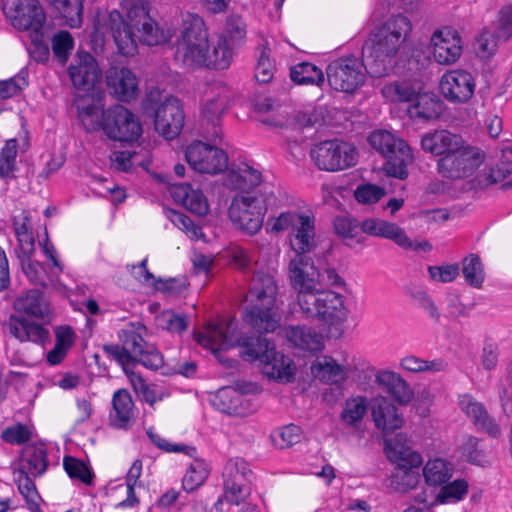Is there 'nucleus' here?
Segmentation results:
<instances>
[{
  "mask_svg": "<svg viewBox=\"0 0 512 512\" xmlns=\"http://www.w3.org/2000/svg\"><path fill=\"white\" fill-rule=\"evenodd\" d=\"M195 340L213 353L233 347H241V357L247 361L259 360L264 364L265 373L280 382H291L295 369L290 358L276 351L275 346L261 335L238 334L234 318L208 323L204 332L194 333Z\"/></svg>",
  "mask_w": 512,
  "mask_h": 512,
  "instance_id": "nucleus-1",
  "label": "nucleus"
},
{
  "mask_svg": "<svg viewBox=\"0 0 512 512\" xmlns=\"http://www.w3.org/2000/svg\"><path fill=\"white\" fill-rule=\"evenodd\" d=\"M122 8L126 11V18L113 10L104 23L121 55L134 56L138 51V41L147 46H156L170 39L169 31L161 29L149 15L145 0H122Z\"/></svg>",
  "mask_w": 512,
  "mask_h": 512,
  "instance_id": "nucleus-2",
  "label": "nucleus"
},
{
  "mask_svg": "<svg viewBox=\"0 0 512 512\" xmlns=\"http://www.w3.org/2000/svg\"><path fill=\"white\" fill-rule=\"evenodd\" d=\"M412 31L409 18L403 14L393 15L375 28L362 47V56L371 77L388 75L394 68V59Z\"/></svg>",
  "mask_w": 512,
  "mask_h": 512,
  "instance_id": "nucleus-3",
  "label": "nucleus"
},
{
  "mask_svg": "<svg viewBox=\"0 0 512 512\" xmlns=\"http://www.w3.org/2000/svg\"><path fill=\"white\" fill-rule=\"evenodd\" d=\"M14 310L20 315H10L5 324L9 334L20 342L44 344L49 339V331L41 324L24 318L44 319L50 313L49 303L38 289L27 290L13 301Z\"/></svg>",
  "mask_w": 512,
  "mask_h": 512,
  "instance_id": "nucleus-4",
  "label": "nucleus"
},
{
  "mask_svg": "<svg viewBox=\"0 0 512 512\" xmlns=\"http://www.w3.org/2000/svg\"><path fill=\"white\" fill-rule=\"evenodd\" d=\"M277 294V283L270 274H254L250 287V304L244 309L243 321L260 334L274 332L279 326Z\"/></svg>",
  "mask_w": 512,
  "mask_h": 512,
  "instance_id": "nucleus-5",
  "label": "nucleus"
},
{
  "mask_svg": "<svg viewBox=\"0 0 512 512\" xmlns=\"http://www.w3.org/2000/svg\"><path fill=\"white\" fill-rule=\"evenodd\" d=\"M209 47L208 30L202 17L195 13L184 15L175 59L188 68H200L205 63L204 56Z\"/></svg>",
  "mask_w": 512,
  "mask_h": 512,
  "instance_id": "nucleus-6",
  "label": "nucleus"
},
{
  "mask_svg": "<svg viewBox=\"0 0 512 512\" xmlns=\"http://www.w3.org/2000/svg\"><path fill=\"white\" fill-rule=\"evenodd\" d=\"M370 145L386 159L384 170L392 177L405 179L413 155L408 144L389 131L376 130L368 138Z\"/></svg>",
  "mask_w": 512,
  "mask_h": 512,
  "instance_id": "nucleus-7",
  "label": "nucleus"
},
{
  "mask_svg": "<svg viewBox=\"0 0 512 512\" xmlns=\"http://www.w3.org/2000/svg\"><path fill=\"white\" fill-rule=\"evenodd\" d=\"M266 212V199L258 193L251 192L235 195L228 209L229 219L234 227L248 235L259 232Z\"/></svg>",
  "mask_w": 512,
  "mask_h": 512,
  "instance_id": "nucleus-8",
  "label": "nucleus"
},
{
  "mask_svg": "<svg viewBox=\"0 0 512 512\" xmlns=\"http://www.w3.org/2000/svg\"><path fill=\"white\" fill-rule=\"evenodd\" d=\"M146 111H152L156 132L167 140L176 138L184 127L185 115L180 101L169 97L160 101L158 92H150L143 103Z\"/></svg>",
  "mask_w": 512,
  "mask_h": 512,
  "instance_id": "nucleus-9",
  "label": "nucleus"
},
{
  "mask_svg": "<svg viewBox=\"0 0 512 512\" xmlns=\"http://www.w3.org/2000/svg\"><path fill=\"white\" fill-rule=\"evenodd\" d=\"M485 160V153L478 147L466 144L463 140L453 152L440 157L437 170L445 178L457 180L473 175Z\"/></svg>",
  "mask_w": 512,
  "mask_h": 512,
  "instance_id": "nucleus-10",
  "label": "nucleus"
},
{
  "mask_svg": "<svg viewBox=\"0 0 512 512\" xmlns=\"http://www.w3.org/2000/svg\"><path fill=\"white\" fill-rule=\"evenodd\" d=\"M367 74V63L355 56L340 57L327 67L329 85L345 93H353L363 86Z\"/></svg>",
  "mask_w": 512,
  "mask_h": 512,
  "instance_id": "nucleus-11",
  "label": "nucleus"
},
{
  "mask_svg": "<svg viewBox=\"0 0 512 512\" xmlns=\"http://www.w3.org/2000/svg\"><path fill=\"white\" fill-rule=\"evenodd\" d=\"M314 164L324 171H339L352 167L357 162L356 149L340 140H326L316 144L310 151Z\"/></svg>",
  "mask_w": 512,
  "mask_h": 512,
  "instance_id": "nucleus-12",
  "label": "nucleus"
},
{
  "mask_svg": "<svg viewBox=\"0 0 512 512\" xmlns=\"http://www.w3.org/2000/svg\"><path fill=\"white\" fill-rule=\"evenodd\" d=\"M3 11L11 25L28 35L45 30L46 14L39 0H6Z\"/></svg>",
  "mask_w": 512,
  "mask_h": 512,
  "instance_id": "nucleus-13",
  "label": "nucleus"
},
{
  "mask_svg": "<svg viewBox=\"0 0 512 512\" xmlns=\"http://www.w3.org/2000/svg\"><path fill=\"white\" fill-rule=\"evenodd\" d=\"M230 91L225 85H212L206 93L202 108V135L213 143L222 138L221 116L229 105Z\"/></svg>",
  "mask_w": 512,
  "mask_h": 512,
  "instance_id": "nucleus-14",
  "label": "nucleus"
},
{
  "mask_svg": "<svg viewBox=\"0 0 512 512\" xmlns=\"http://www.w3.org/2000/svg\"><path fill=\"white\" fill-rule=\"evenodd\" d=\"M103 132L108 138L120 142H133L142 134L138 117L123 105H114L103 111Z\"/></svg>",
  "mask_w": 512,
  "mask_h": 512,
  "instance_id": "nucleus-15",
  "label": "nucleus"
},
{
  "mask_svg": "<svg viewBox=\"0 0 512 512\" xmlns=\"http://www.w3.org/2000/svg\"><path fill=\"white\" fill-rule=\"evenodd\" d=\"M252 475L243 460H229L223 471L224 492L214 504L215 509L222 507L223 500L232 505H239L250 495L251 488L246 483Z\"/></svg>",
  "mask_w": 512,
  "mask_h": 512,
  "instance_id": "nucleus-16",
  "label": "nucleus"
},
{
  "mask_svg": "<svg viewBox=\"0 0 512 512\" xmlns=\"http://www.w3.org/2000/svg\"><path fill=\"white\" fill-rule=\"evenodd\" d=\"M185 158L194 171L202 174L215 175L225 171L228 166V156L224 150L202 141L188 145Z\"/></svg>",
  "mask_w": 512,
  "mask_h": 512,
  "instance_id": "nucleus-17",
  "label": "nucleus"
},
{
  "mask_svg": "<svg viewBox=\"0 0 512 512\" xmlns=\"http://www.w3.org/2000/svg\"><path fill=\"white\" fill-rule=\"evenodd\" d=\"M442 95L451 103H467L474 95L476 81L474 76L461 69L444 73L439 83Z\"/></svg>",
  "mask_w": 512,
  "mask_h": 512,
  "instance_id": "nucleus-18",
  "label": "nucleus"
},
{
  "mask_svg": "<svg viewBox=\"0 0 512 512\" xmlns=\"http://www.w3.org/2000/svg\"><path fill=\"white\" fill-rule=\"evenodd\" d=\"M362 230L368 235L392 240L404 249L422 250L425 252H429L432 249V245L428 241H422L414 247L412 241L401 227L383 219L368 218L364 220Z\"/></svg>",
  "mask_w": 512,
  "mask_h": 512,
  "instance_id": "nucleus-19",
  "label": "nucleus"
},
{
  "mask_svg": "<svg viewBox=\"0 0 512 512\" xmlns=\"http://www.w3.org/2000/svg\"><path fill=\"white\" fill-rule=\"evenodd\" d=\"M433 57L441 65L454 64L462 54V41L457 31L451 28L437 30L431 37Z\"/></svg>",
  "mask_w": 512,
  "mask_h": 512,
  "instance_id": "nucleus-20",
  "label": "nucleus"
},
{
  "mask_svg": "<svg viewBox=\"0 0 512 512\" xmlns=\"http://www.w3.org/2000/svg\"><path fill=\"white\" fill-rule=\"evenodd\" d=\"M289 279L297 296L314 290L321 284L320 273L313 261L305 255H296L289 263Z\"/></svg>",
  "mask_w": 512,
  "mask_h": 512,
  "instance_id": "nucleus-21",
  "label": "nucleus"
},
{
  "mask_svg": "<svg viewBox=\"0 0 512 512\" xmlns=\"http://www.w3.org/2000/svg\"><path fill=\"white\" fill-rule=\"evenodd\" d=\"M320 320L328 327V336L338 339L343 334V324L347 320L349 310L345 306V297L334 291L326 295L325 303L322 304Z\"/></svg>",
  "mask_w": 512,
  "mask_h": 512,
  "instance_id": "nucleus-22",
  "label": "nucleus"
},
{
  "mask_svg": "<svg viewBox=\"0 0 512 512\" xmlns=\"http://www.w3.org/2000/svg\"><path fill=\"white\" fill-rule=\"evenodd\" d=\"M106 84L112 95L122 102H129L138 94V81L131 70L111 67L106 73Z\"/></svg>",
  "mask_w": 512,
  "mask_h": 512,
  "instance_id": "nucleus-23",
  "label": "nucleus"
},
{
  "mask_svg": "<svg viewBox=\"0 0 512 512\" xmlns=\"http://www.w3.org/2000/svg\"><path fill=\"white\" fill-rule=\"evenodd\" d=\"M136 410L131 394L126 389H118L112 396L110 425L118 429H129L135 422Z\"/></svg>",
  "mask_w": 512,
  "mask_h": 512,
  "instance_id": "nucleus-24",
  "label": "nucleus"
},
{
  "mask_svg": "<svg viewBox=\"0 0 512 512\" xmlns=\"http://www.w3.org/2000/svg\"><path fill=\"white\" fill-rule=\"evenodd\" d=\"M372 418L375 426L385 433H391L403 425V418L397 407L386 397L379 396L372 401Z\"/></svg>",
  "mask_w": 512,
  "mask_h": 512,
  "instance_id": "nucleus-25",
  "label": "nucleus"
},
{
  "mask_svg": "<svg viewBox=\"0 0 512 512\" xmlns=\"http://www.w3.org/2000/svg\"><path fill=\"white\" fill-rule=\"evenodd\" d=\"M78 118L88 132L103 130V105L93 97L78 95L75 100Z\"/></svg>",
  "mask_w": 512,
  "mask_h": 512,
  "instance_id": "nucleus-26",
  "label": "nucleus"
},
{
  "mask_svg": "<svg viewBox=\"0 0 512 512\" xmlns=\"http://www.w3.org/2000/svg\"><path fill=\"white\" fill-rule=\"evenodd\" d=\"M171 195L176 202L199 216H204L209 211V205L203 192L199 188H194L190 183L172 185Z\"/></svg>",
  "mask_w": 512,
  "mask_h": 512,
  "instance_id": "nucleus-27",
  "label": "nucleus"
},
{
  "mask_svg": "<svg viewBox=\"0 0 512 512\" xmlns=\"http://www.w3.org/2000/svg\"><path fill=\"white\" fill-rule=\"evenodd\" d=\"M462 141L461 136L451 133L448 130H436L423 135L421 147L427 153L444 157V155L458 148V145H461Z\"/></svg>",
  "mask_w": 512,
  "mask_h": 512,
  "instance_id": "nucleus-28",
  "label": "nucleus"
},
{
  "mask_svg": "<svg viewBox=\"0 0 512 512\" xmlns=\"http://www.w3.org/2000/svg\"><path fill=\"white\" fill-rule=\"evenodd\" d=\"M77 57L78 63L68 70L70 79L77 89L89 90L98 78L95 60L87 52L78 53Z\"/></svg>",
  "mask_w": 512,
  "mask_h": 512,
  "instance_id": "nucleus-29",
  "label": "nucleus"
},
{
  "mask_svg": "<svg viewBox=\"0 0 512 512\" xmlns=\"http://www.w3.org/2000/svg\"><path fill=\"white\" fill-rule=\"evenodd\" d=\"M461 410L479 429L492 436L499 434V426L495 420L488 414L486 408L480 402H477L470 396L464 395L459 400Z\"/></svg>",
  "mask_w": 512,
  "mask_h": 512,
  "instance_id": "nucleus-30",
  "label": "nucleus"
},
{
  "mask_svg": "<svg viewBox=\"0 0 512 512\" xmlns=\"http://www.w3.org/2000/svg\"><path fill=\"white\" fill-rule=\"evenodd\" d=\"M48 467L47 451L43 443H33L24 447L19 470L32 477L41 476Z\"/></svg>",
  "mask_w": 512,
  "mask_h": 512,
  "instance_id": "nucleus-31",
  "label": "nucleus"
},
{
  "mask_svg": "<svg viewBox=\"0 0 512 512\" xmlns=\"http://www.w3.org/2000/svg\"><path fill=\"white\" fill-rule=\"evenodd\" d=\"M379 386L389 393L399 404L406 405L413 399V391L400 374L381 371L376 376Z\"/></svg>",
  "mask_w": 512,
  "mask_h": 512,
  "instance_id": "nucleus-32",
  "label": "nucleus"
},
{
  "mask_svg": "<svg viewBox=\"0 0 512 512\" xmlns=\"http://www.w3.org/2000/svg\"><path fill=\"white\" fill-rule=\"evenodd\" d=\"M140 342L141 335L135 331H127L124 333L122 345L105 344L103 351L125 367L134 362L136 348L139 347Z\"/></svg>",
  "mask_w": 512,
  "mask_h": 512,
  "instance_id": "nucleus-33",
  "label": "nucleus"
},
{
  "mask_svg": "<svg viewBox=\"0 0 512 512\" xmlns=\"http://www.w3.org/2000/svg\"><path fill=\"white\" fill-rule=\"evenodd\" d=\"M443 107L442 100L436 94L419 93L413 104L409 107V113L411 117L432 120L442 114Z\"/></svg>",
  "mask_w": 512,
  "mask_h": 512,
  "instance_id": "nucleus-34",
  "label": "nucleus"
},
{
  "mask_svg": "<svg viewBox=\"0 0 512 512\" xmlns=\"http://www.w3.org/2000/svg\"><path fill=\"white\" fill-rule=\"evenodd\" d=\"M512 174V147L502 150L500 162L488 172L481 173L475 178V187L485 188L499 183Z\"/></svg>",
  "mask_w": 512,
  "mask_h": 512,
  "instance_id": "nucleus-35",
  "label": "nucleus"
},
{
  "mask_svg": "<svg viewBox=\"0 0 512 512\" xmlns=\"http://www.w3.org/2000/svg\"><path fill=\"white\" fill-rule=\"evenodd\" d=\"M313 375L329 384H339L347 378V370L332 357L322 356L311 366Z\"/></svg>",
  "mask_w": 512,
  "mask_h": 512,
  "instance_id": "nucleus-36",
  "label": "nucleus"
},
{
  "mask_svg": "<svg viewBox=\"0 0 512 512\" xmlns=\"http://www.w3.org/2000/svg\"><path fill=\"white\" fill-rule=\"evenodd\" d=\"M330 290L322 289V284L317 286L314 290L302 292L297 296V303L300 307L301 313L309 319L321 318L322 304L325 303L326 295Z\"/></svg>",
  "mask_w": 512,
  "mask_h": 512,
  "instance_id": "nucleus-37",
  "label": "nucleus"
},
{
  "mask_svg": "<svg viewBox=\"0 0 512 512\" xmlns=\"http://www.w3.org/2000/svg\"><path fill=\"white\" fill-rule=\"evenodd\" d=\"M286 337L296 347L310 352L320 351L323 347L322 336L310 327H290L286 330Z\"/></svg>",
  "mask_w": 512,
  "mask_h": 512,
  "instance_id": "nucleus-38",
  "label": "nucleus"
},
{
  "mask_svg": "<svg viewBox=\"0 0 512 512\" xmlns=\"http://www.w3.org/2000/svg\"><path fill=\"white\" fill-rule=\"evenodd\" d=\"M290 246L296 255H304L311 252L316 247L315 240V220L309 216L300 226L299 231L289 234Z\"/></svg>",
  "mask_w": 512,
  "mask_h": 512,
  "instance_id": "nucleus-39",
  "label": "nucleus"
},
{
  "mask_svg": "<svg viewBox=\"0 0 512 512\" xmlns=\"http://www.w3.org/2000/svg\"><path fill=\"white\" fill-rule=\"evenodd\" d=\"M261 172L244 165L238 169L229 171L226 178V185L231 189L247 190L258 186L261 183Z\"/></svg>",
  "mask_w": 512,
  "mask_h": 512,
  "instance_id": "nucleus-40",
  "label": "nucleus"
},
{
  "mask_svg": "<svg viewBox=\"0 0 512 512\" xmlns=\"http://www.w3.org/2000/svg\"><path fill=\"white\" fill-rule=\"evenodd\" d=\"M58 16L65 20V23L71 27H79L83 20V1L84 0H49Z\"/></svg>",
  "mask_w": 512,
  "mask_h": 512,
  "instance_id": "nucleus-41",
  "label": "nucleus"
},
{
  "mask_svg": "<svg viewBox=\"0 0 512 512\" xmlns=\"http://www.w3.org/2000/svg\"><path fill=\"white\" fill-rule=\"evenodd\" d=\"M204 57L205 63L201 64V67L223 70L230 66L233 51L225 38H219L211 51L210 47L208 48Z\"/></svg>",
  "mask_w": 512,
  "mask_h": 512,
  "instance_id": "nucleus-42",
  "label": "nucleus"
},
{
  "mask_svg": "<svg viewBox=\"0 0 512 512\" xmlns=\"http://www.w3.org/2000/svg\"><path fill=\"white\" fill-rule=\"evenodd\" d=\"M367 399L364 396L350 397L345 400L340 420L346 426L357 427L367 413Z\"/></svg>",
  "mask_w": 512,
  "mask_h": 512,
  "instance_id": "nucleus-43",
  "label": "nucleus"
},
{
  "mask_svg": "<svg viewBox=\"0 0 512 512\" xmlns=\"http://www.w3.org/2000/svg\"><path fill=\"white\" fill-rule=\"evenodd\" d=\"M211 403L222 413L236 415L239 413L241 395L232 387H223L212 396Z\"/></svg>",
  "mask_w": 512,
  "mask_h": 512,
  "instance_id": "nucleus-44",
  "label": "nucleus"
},
{
  "mask_svg": "<svg viewBox=\"0 0 512 512\" xmlns=\"http://www.w3.org/2000/svg\"><path fill=\"white\" fill-rule=\"evenodd\" d=\"M74 49V38L70 32L60 30L51 37V50L54 59L61 65H65Z\"/></svg>",
  "mask_w": 512,
  "mask_h": 512,
  "instance_id": "nucleus-45",
  "label": "nucleus"
},
{
  "mask_svg": "<svg viewBox=\"0 0 512 512\" xmlns=\"http://www.w3.org/2000/svg\"><path fill=\"white\" fill-rule=\"evenodd\" d=\"M423 475L428 485L439 486L451 478L452 469L442 459L429 460L423 469Z\"/></svg>",
  "mask_w": 512,
  "mask_h": 512,
  "instance_id": "nucleus-46",
  "label": "nucleus"
},
{
  "mask_svg": "<svg viewBox=\"0 0 512 512\" xmlns=\"http://www.w3.org/2000/svg\"><path fill=\"white\" fill-rule=\"evenodd\" d=\"M462 274L466 283L474 288H480L485 279L482 261L476 254H470L462 261Z\"/></svg>",
  "mask_w": 512,
  "mask_h": 512,
  "instance_id": "nucleus-47",
  "label": "nucleus"
},
{
  "mask_svg": "<svg viewBox=\"0 0 512 512\" xmlns=\"http://www.w3.org/2000/svg\"><path fill=\"white\" fill-rule=\"evenodd\" d=\"M290 76L297 84H320L324 81L322 70L309 62H302L293 66Z\"/></svg>",
  "mask_w": 512,
  "mask_h": 512,
  "instance_id": "nucleus-48",
  "label": "nucleus"
},
{
  "mask_svg": "<svg viewBox=\"0 0 512 512\" xmlns=\"http://www.w3.org/2000/svg\"><path fill=\"white\" fill-rule=\"evenodd\" d=\"M309 215L297 212H283L278 217L270 219L269 225L274 232L289 231V234L299 231L300 226L303 225Z\"/></svg>",
  "mask_w": 512,
  "mask_h": 512,
  "instance_id": "nucleus-49",
  "label": "nucleus"
},
{
  "mask_svg": "<svg viewBox=\"0 0 512 512\" xmlns=\"http://www.w3.org/2000/svg\"><path fill=\"white\" fill-rule=\"evenodd\" d=\"M134 362H139L151 370H158L164 363L161 353L153 345L148 344L142 336L139 347L136 348Z\"/></svg>",
  "mask_w": 512,
  "mask_h": 512,
  "instance_id": "nucleus-50",
  "label": "nucleus"
},
{
  "mask_svg": "<svg viewBox=\"0 0 512 512\" xmlns=\"http://www.w3.org/2000/svg\"><path fill=\"white\" fill-rule=\"evenodd\" d=\"M63 467L68 476L73 480H78L85 485H91L94 479V473L84 462L72 456H65Z\"/></svg>",
  "mask_w": 512,
  "mask_h": 512,
  "instance_id": "nucleus-51",
  "label": "nucleus"
},
{
  "mask_svg": "<svg viewBox=\"0 0 512 512\" xmlns=\"http://www.w3.org/2000/svg\"><path fill=\"white\" fill-rule=\"evenodd\" d=\"M17 157V141L9 139L0 152V177L2 179H12L15 177Z\"/></svg>",
  "mask_w": 512,
  "mask_h": 512,
  "instance_id": "nucleus-52",
  "label": "nucleus"
},
{
  "mask_svg": "<svg viewBox=\"0 0 512 512\" xmlns=\"http://www.w3.org/2000/svg\"><path fill=\"white\" fill-rule=\"evenodd\" d=\"M17 157V141L9 139L0 152V177L2 179H12L15 177Z\"/></svg>",
  "mask_w": 512,
  "mask_h": 512,
  "instance_id": "nucleus-53",
  "label": "nucleus"
},
{
  "mask_svg": "<svg viewBox=\"0 0 512 512\" xmlns=\"http://www.w3.org/2000/svg\"><path fill=\"white\" fill-rule=\"evenodd\" d=\"M382 94L393 102H414L419 93L408 82H395L385 85L382 88Z\"/></svg>",
  "mask_w": 512,
  "mask_h": 512,
  "instance_id": "nucleus-54",
  "label": "nucleus"
},
{
  "mask_svg": "<svg viewBox=\"0 0 512 512\" xmlns=\"http://www.w3.org/2000/svg\"><path fill=\"white\" fill-rule=\"evenodd\" d=\"M462 455L472 464L485 466L489 463L486 451L480 447L478 438L468 436L461 446Z\"/></svg>",
  "mask_w": 512,
  "mask_h": 512,
  "instance_id": "nucleus-55",
  "label": "nucleus"
},
{
  "mask_svg": "<svg viewBox=\"0 0 512 512\" xmlns=\"http://www.w3.org/2000/svg\"><path fill=\"white\" fill-rule=\"evenodd\" d=\"M208 476V470L202 461H194L190 464L182 480L183 489L192 492L201 486Z\"/></svg>",
  "mask_w": 512,
  "mask_h": 512,
  "instance_id": "nucleus-56",
  "label": "nucleus"
},
{
  "mask_svg": "<svg viewBox=\"0 0 512 512\" xmlns=\"http://www.w3.org/2000/svg\"><path fill=\"white\" fill-rule=\"evenodd\" d=\"M130 380L134 391L142 401L153 406L157 401L162 400L163 393L155 385L147 384L141 376L133 375Z\"/></svg>",
  "mask_w": 512,
  "mask_h": 512,
  "instance_id": "nucleus-57",
  "label": "nucleus"
},
{
  "mask_svg": "<svg viewBox=\"0 0 512 512\" xmlns=\"http://www.w3.org/2000/svg\"><path fill=\"white\" fill-rule=\"evenodd\" d=\"M302 431L297 425L290 424L282 427L272 436L274 445L279 449H286L301 441Z\"/></svg>",
  "mask_w": 512,
  "mask_h": 512,
  "instance_id": "nucleus-58",
  "label": "nucleus"
},
{
  "mask_svg": "<svg viewBox=\"0 0 512 512\" xmlns=\"http://www.w3.org/2000/svg\"><path fill=\"white\" fill-rule=\"evenodd\" d=\"M446 366L442 360L425 361L416 356H407L401 360V367L410 372L443 371Z\"/></svg>",
  "mask_w": 512,
  "mask_h": 512,
  "instance_id": "nucleus-59",
  "label": "nucleus"
},
{
  "mask_svg": "<svg viewBox=\"0 0 512 512\" xmlns=\"http://www.w3.org/2000/svg\"><path fill=\"white\" fill-rule=\"evenodd\" d=\"M468 491V484L465 480H455L443 486L437 495L440 503L457 502L461 500Z\"/></svg>",
  "mask_w": 512,
  "mask_h": 512,
  "instance_id": "nucleus-60",
  "label": "nucleus"
},
{
  "mask_svg": "<svg viewBox=\"0 0 512 512\" xmlns=\"http://www.w3.org/2000/svg\"><path fill=\"white\" fill-rule=\"evenodd\" d=\"M22 269L31 284L47 286V271L44 264L28 257L27 260L22 261Z\"/></svg>",
  "mask_w": 512,
  "mask_h": 512,
  "instance_id": "nucleus-61",
  "label": "nucleus"
},
{
  "mask_svg": "<svg viewBox=\"0 0 512 512\" xmlns=\"http://www.w3.org/2000/svg\"><path fill=\"white\" fill-rule=\"evenodd\" d=\"M170 218L172 223L185 232L191 239L198 240L204 236L202 228L186 214L172 211Z\"/></svg>",
  "mask_w": 512,
  "mask_h": 512,
  "instance_id": "nucleus-62",
  "label": "nucleus"
},
{
  "mask_svg": "<svg viewBox=\"0 0 512 512\" xmlns=\"http://www.w3.org/2000/svg\"><path fill=\"white\" fill-rule=\"evenodd\" d=\"M386 195L384 188L375 184H363L354 191L355 199L362 204H374Z\"/></svg>",
  "mask_w": 512,
  "mask_h": 512,
  "instance_id": "nucleus-63",
  "label": "nucleus"
},
{
  "mask_svg": "<svg viewBox=\"0 0 512 512\" xmlns=\"http://www.w3.org/2000/svg\"><path fill=\"white\" fill-rule=\"evenodd\" d=\"M27 85V72L22 70L16 76L0 81V98H11L18 94Z\"/></svg>",
  "mask_w": 512,
  "mask_h": 512,
  "instance_id": "nucleus-64",
  "label": "nucleus"
}]
</instances>
